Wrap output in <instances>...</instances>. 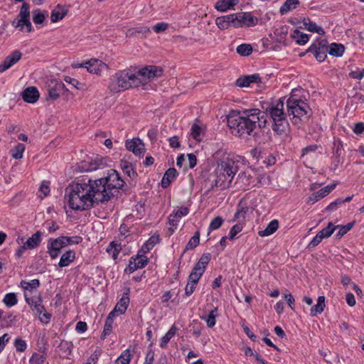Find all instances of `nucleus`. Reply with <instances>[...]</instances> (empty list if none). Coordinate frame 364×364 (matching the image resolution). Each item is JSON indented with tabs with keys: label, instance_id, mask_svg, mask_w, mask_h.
I'll return each instance as SVG.
<instances>
[{
	"label": "nucleus",
	"instance_id": "nucleus-1",
	"mask_svg": "<svg viewBox=\"0 0 364 364\" xmlns=\"http://www.w3.org/2000/svg\"><path fill=\"white\" fill-rule=\"evenodd\" d=\"M161 68L149 65L139 70L125 69L119 70L109 78L108 90L112 94L127 90L131 87H138L162 75Z\"/></svg>",
	"mask_w": 364,
	"mask_h": 364
},
{
	"label": "nucleus",
	"instance_id": "nucleus-2",
	"mask_svg": "<svg viewBox=\"0 0 364 364\" xmlns=\"http://www.w3.org/2000/svg\"><path fill=\"white\" fill-rule=\"evenodd\" d=\"M102 186H99L93 180L78 181L70 184L67 188L68 203L70 208L85 210L93 206L95 203H105L107 198L102 194Z\"/></svg>",
	"mask_w": 364,
	"mask_h": 364
},
{
	"label": "nucleus",
	"instance_id": "nucleus-3",
	"mask_svg": "<svg viewBox=\"0 0 364 364\" xmlns=\"http://www.w3.org/2000/svg\"><path fill=\"white\" fill-rule=\"evenodd\" d=\"M266 124V119L258 109H245L242 114L232 112L228 116V125L232 134L240 137L253 134L257 127L262 129Z\"/></svg>",
	"mask_w": 364,
	"mask_h": 364
},
{
	"label": "nucleus",
	"instance_id": "nucleus-4",
	"mask_svg": "<svg viewBox=\"0 0 364 364\" xmlns=\"http://www.w3.org/2000/svg\"><path fill=\"white\" fill-rule=\"evenodd\" d=\"M216 166L213 171L214 179L211 182V189L229 188L239 170V161L233 155L223 151H218L213 154Z\"/></svg>",
	"mask_w": 364,
	"mask_h": 364
},
{
	"label": "nucleus",
	"instance_id": "nucleus-5",
	"mask_svg": "<svg viewBox=\"0 0 364 364\" xmlns=\"http://www.w3.org/2000/svg\"><path fill=\"white\" fill-rule=\"evenodd\" d=\"M273 122L272 129L277 134L283 136L286 139H290L289 136V125L284 112V102L281 100L272 103L266 109Z\"/></svg>",
	"mask_w": 364,
	"mask_h": 364
},
{
	"label": "nucleus",
	"instance_id": "nucleus-6",
	"mask_svg": "<svg viewBox=\"0 0 364 364\" xmlns=\"http://www.w3.org/2000/svg\"><path fill=\"white\" fill-rule=\"evenodd\" d=\"M287 112L292 116V123L297 124L306 122L311 116V109L304 100L291 96L287 101Z\"/></svg>",
	"mask_w": 364,
	"mask_h": 364
},
{
	"label": "nucleus",
	"instance_id": "nucleus-7",
	"mask_svg": "<svg viewBox=\"0 0 364 364\" xmlns=\"http://www.w3.org/2000/svg\"><path fill=\"white\" fill-rule=\"evenodd\" d=\"M93 181L97 186L99 183L102 186V188L100 190L101 193L105 196V198H107L105 202L109 200L114 196V192L121 188L124 183L119 173L114 169L109 170L106 177Z\"/></svg>",
	"mask_w": 364,
	"mask_h": 364
},
{
	"label": "nucleus",
	"instance_id": "nucleus-8",
	"mask_svg": "<svg viewBox=\"0 0 364 364\" xmlns=\"http://www.w3.org/2000/svg\"><path fill=\"white\" fill-rule=\"evenodd\" d=\"M210 255L204 254L200 257L198 262L194 266L188 277L189 282L187 283L185 288V294L186 296H190L193 293L200 278L204 273L205 268L210 262Z\"/></svg>",
	"mask_w": 364,
	"mask_h": 364
},
{
	"label": "nucleus",
	"instance_id": "nucleus-9",
	"mask_svg": "<svg viewBox=\"0 0 364 364\" xmlns=\"http://www.w3.org/2000/svg\"><path fill=\"white\" fill-rule=\"evenodd\" d=\"M233 27L238 28L251 27L257 24L258 19L250 12H239L232 14Z\"/></svg>",
	"mask_w": 364,
	"mask_h": 364
},
{
	"label": "nucleus",
	"instance_id": "nucleus-10",
	"mask_svg": "<svg viewBox=\"0 0 364 364\" xmlns=\"http://www.w3.org/2000/svg\"><path fill=\"white\" fill-rule=\"evenodd\" d=\"M41 232L40 231L36 232L28 237L26 242L23 237H18L17 242L23 244V249L32 250L38 247L41 242Z\"/></svg>",
	"mask_w": 364,
	"mask_h": 364
},
{
	"label": "nucleus",
	"instance_id": "nucleus-11",
	"mask_svg": "<svg viewBox=\"0 0 364 364\" xmlns=\"http://www.w3.org/2000/svg\"><path fill=\"white\" fill-rule=\"evenodd\" d=\"M75 68H85L90 73L99 75L106 68V64L101 60L92 59L85 64L76 65Z\"/></svg>",
	"mask_w": 364,
	"mask_h": 364
},
{
	"label": "nucleus",
	"instance_id": "nucleus-12",
	"mask_svg": "<svg viewBox=\"0 0 364 364\" xmlns=\"http://www.w3.org/2000/svg\"><path fill=\"white\" fill-rule=\"evenodd\" d=\"M129 289H126L122 298L117 303L114 309L110 312L114 316L121 315L125 313L129 303Z\"/></svg>",
	"mask_w": 364,
	"mask_h": 364
},
{
	"label": "nucleus",
	"instance_id": "nucleus-13",
	"mask_svg": "<svg viewBox=\"0 0 364 364\" xmlns=\"http://www.w3.org/2000/svg\"><path fill=\"white\" fill-rule=\"evenodd\" d=\"M21 56L22 53L19 50H16L12 52L4 59L2 63L0 64V73H4L12 67L21 60Z\"/></svg>",
	"mask_w": 364,
	"mask_h": 364
},
{
	"label": "nucleus",
	"instance_id": "nucleus-14",
	"mask_svg": "<svg viewBox=\"0 0 364 364\" xmlns=\"http://www.w3.org/2000/svg\"><path fill=\"white\" fill-rule=\"evenodd\" d=\"M337 183H332L330 185H328L317 192H315L309 196L308 198L307 203H314L315 202L318 201V200L326 197L328 196L336 186Z\"/></svg>",
	"mask_w": 364,
	"mask_h": 364
},
{
	"label": "nucleus",
	"instance_id": "nucleus-15",
	"mask_svg": "<svg viewBox=\"0 0 364 364\" xmlns=\"http://www.w3.org/2000/svg\"><path fill=\"white\" fill-rule=\"evenodd\" d=\"M104 164L102 160L96 157L90 159L87 161L84 160L80 163V168L82 171H92L103 166Z\"/></svg>",
	"mask_w": 364,
	"mask_h": 364
},
{
	"label": "nucleus",
	"instance_id": "nucleus-16",
	"mask_svg": "<svg viewBox=\"0 0 364 364\" xmlns=\"http://www.w3.org/2000/svg\"><path fill=\"white\" fill-rule=\"evenodd\" d=\"M23 100L28 103H35L39 98L40 94L36 87H28L21 93Z\"/></svg>",
	"mask_w": 364,
	"mask_h": 364
},
{
	"label": "nucleus",
	"instance_id": "nucleus-17",
	"mask_svg": "<svg viewBox=\"0 0 364 364\" xmlns=\"http://www.w3.org/2000/svg\"><path fill=\"white\" fill-rule=\"evenodd\" d=\"M126 148L135 155H141L144 151V145L139 139H134L126 141Z\"/></svg>",
	"mask_w": 364,
	"mask_h": 364
},
{
	"label": "nucleus",
	"instance_id": "nucleus-18",
	"mask_svg": "<svg viewBox=\"0 0 364 364\" xmlns=\"http://www.w3.org/2000/svg\"><path fill=\"white\" fill-rule=\"evenodd\" d=\"M215 23L220 30H226L233 27L232 14L218 17Z\"/></svg>",
	"mask_w": 364,
	"mask_h": 364
},
{
	"label": "nucleus",
	"instance_id": "nucleus-19",
	"mask_svg": "<svg viewBox=\"0 0 364 364\" xmlns=\"http://www.w3.org/2000/svg\"><path fill=\"white\" fill-rule=\"evenodd\" d=\"M178 173L174 168H168L164 173L161 180V186L163 188H167L170 183L175 179Z\"/></svg>",
	"mask_w": 364,
	"mask_h": 364
},
{
	"label": "nucleus",
	"instance_id": "nucleus-20",
	"mask_svg": "<svg viewBox=\"0 0 364 364\" xmlns=\"http://www.w3.org/2000/svg\"><path fill=\"white\" fill-rule=\"evenodd\" d=\"M238 0H218L215 8L220 11L225 12L238 4Z\"/></svg>",
	"mask_w": 364,
	"mask_h": 364
},
{
	"label": "nucleus",
	"instance_id": "nucleus-21",
	"mask_svg": "<svg viewBox=\"0 0 364 364\" xmlns=\"http://www.w3.org/2000/svg\"><path fill=\"white\" fill-rule=\"evenodd\" d=\"M304 28L309 31L317 33L320 35L325 33L324 30L322 27L318 26L316 23L311 21L309 18H304L303 20Z\"/></svg>",
	"mask_w": 364,
	"mask_h": 364
},
{
	"label": "nucleus",
	"instance_id": "nucleus-22",
	"mask_svg": "<svg viewBox=\"0 0 364 364\" xmlns=\"http://www.w3.org/2000/svg\"><path fill=\"white\" fill-rule=\"evenodd\" d=\"M75 259V252L73 250L65 252L60 257L58 265L60 267H68Z\"/></svg>",
	"mask_w": 364,
	"mask_h": 364
},
{
	"label": "nucleus",
	"instance_id": "nucleus-23",
	"mask_svg": "<svg viewBox=\"0 0 364 364\" xmlns=\"http://www.w3.org/2000/svg\"><path fill=\"white\" fill-rule=\"evenodd\" d=\"M310 50L314 51L315 58L319 62H323L325 60L326 58V53L328 51V47L326 46L319 47L314 46L310 48Z\"/></svg>",
	"mask_w": 364,
	"mask_h": 364
},
{
	"label": "nucleus",
	"instance_id": "nucleus-24",
	"mask_svg": "<svg viewBox=\"0 0 364 364\" xmlns=\"http://www.w3.org/2000/svg\"><path fill=\"white\" fill-rule=\"evenodd\" d=\"M325 300L326 298L324 296H318L316 304L313 306L310 310V314L311 316H315L323 311L326 306Z\"/></svg>",
	"mask_w": 364,
	"mask_h": 364
},
{
	"label": "nucleus",
	"instance_id": "nucleus-25",
	"mask_svg": "<svg viewBox=\"0 0 364 364\" xmlns=\"http://www.w3.org/2000/svg\"><path fill=\"white\" fill-rule=\"evenodd\" d=\"M279 228V223L277 220H272L264 230H259L258 234L261 237H267L273 234Z\"/></svg>",
	"mask_w": 364,
	"mask_h": 364
},
{
	"label": "nucleus",
	"instance_id": "nucleus-26",
	"mask_svg": "<svg viewBox=\"0 0 364 364\" xmlns=\"http://www.w3.org/2000/svg\"><path fill=\"white\" fill-rule=\"evenodd\" d=\"M300 2L299 0H286L279 9L281 14H286L288 12L295 9Z\"/></svg>",
	"mask_w": 364,
	"mask_h": 364
},
{
	"label": "nucleus",
	"instance_id": "nucleus-27",
	"mask_svg": "<svg viewBox=\"0 0 364 364\" xmlns=\"http://www.w3.org/2000/svg\"><path fill=\"white\" fill-rule=\"evenodd\" d=\"M159 242V237L158 235L151 236L141 247L140 252L143 254L149 252Z\"/></svg>",
	"mask_w": 364,
	"mask_h": 364
},
{
	"label": "nucleus",
	"instance_id": "nucleus-28",
	"mask_svg": "<svg viewBox=\"0 0 364 364\" xmlns=\"http://www.w3.org/2000/svg\"><path fill=\"white\" fill-rule=\"evenodd\" d=\"M177 327L175 325H173L168 332L161 338L160 342V346L161 348L166 347L169 341L176 335L177 332Z\"/></svg>",
	"mask_w": 364,
	"mask_h": 364
},
{
	"label": "nucleus",
	"instance_id": "nucleus-29",
	"mask_svg": "<svg viewBox=\"0 0 364 364\" xmlns=\"http://www.w3.org/2000/svg\"><path fill=\"white\" fill-rule=\"evenodd\" d=\"M36 314L39 315V318L42 322L48 323L51 317V315L45 311V308L42 304V302L36 306L33 309Z\"/></svg>",
	"mask_w": 364,
	"mask_h": 364
},
{
	"label": "nucleus",
	"instance_id": "nucleus-30",
	"mask_svg": "<svg viewBox=\"0 0 364 364\" xmlns=\"http://www.w3.org/2000/svg\"><path fill=\"white\" fill-rule=\"evenodd\" d=\"M12 24L16 28H18L21 31H23L25 28L27 32H31L32 30L30 18H19L16 23L14 21Z\"/></svg>",
	"mask_w": 364,
	"mask_h": 364
},
{
	"label": "nucleus",
	"instance_id": "nucleus-31",
	"mask_svg": "<svg viewBox=\"0 0 364 364\" xmlns=\"http://www.w3.org/2000/svg\"><path fill=\"white\" fill-rule=\"evenodd\" d=\"M291 36V38L299 45H304L309 41L308 35L297 29L294 30Z\"/></svg>",
	"mask_w": 364,
	"mask_h": 364
},
{
	"label": "nucleus",
	"instance_id": "nucleus-32",
	"mask_svg": "<svg viewBox=\"0 0 364 364\" xmlns=\"http://www.w3.org/2000/svg\"><path fill=\"white\" fill-rule=\"evenodd\" d=\"M248 211V208L245 203L240 201L237 205V211L235 214L234 219L241 221L245 218L246 213Z\"/></svg>",
	"mask_w": 364,
	"mask_h": 364
},
{
	"label": "nucleus",
	"instance_id": "nucleus-33",
	"mask_svg": "<svg viewBox=\"0 0 364 364\" xmlns=\"http://www.w3.org/2000/svg\"><path fill=\"white\" fill-rule=\"evenodd\" d=\"M328 50L331 55L340 57L343 54L345 48L342 44L331 43Z\"/></svg>",
	"mask_w": 364,
	"mask_h": 364
},
{
	"label": "nucleus",
	"instance_id": "nucleus-34",
	"mask_svg": "<svg viewBox=\"0 0 364 364\" xmlns=\"http://www.w3.org/2000/svg\"><path fill=\"white\" fill-rule=\"evenodd\" d=\"M218 308H215L210 311L207 316H202L201 318L205 321L208 327L213 328L216 323V317L218 316Z\"/></svg>",
	"mask_w": 364,
	"mask_h": 364
},
{
	"label": "nucleus",
	"instance_id": "nucleus-35",
	"mask_svg": "<svg viewBox=\"0 0 364 364\" xmlns=\"http://www.w3.org/2000/svg\"><path fill=\"white\" fill-rule=\"evenodd\" d=\"M67 12L63 9L60 6L56 7L51 12L50 20L53 23L58 22V21L62 20Z\"/></svg>",
	"mask_w": 364,
	"mask_h": 364
},
{
	"label": "nucleus",
	"instance_id": "nucleus-36",
	"mask_svg": "<svg viewBox=\"0 0 364 364\" xmlns=\"http://www.w3.org/2000/svg\"><path fill=\"white\" fill-rule=\"evenodd\" d=\"M116 316L113 315L112 314L109 313L108 314V316L105 321L104 330L102 334V338H104L107 335H109L112 330V325L114 322V318Z\"/></svg>",
	"mask_w": 364,
	"mask_h": 364
},
{
	"label": "nucleus",
	"instance_id": "nucleus-37",
	"mask_svg": "<svg viewBox=\"0 0 364 364\" xmlns=\"http://www.w3.org/2000/svg\"><path fill=\"white\" fill-rule=\"evenodd\" d=\"M121 168L124 173L131 178H134L137 176L136 172L134 170L132 165L127 161H122L120 164Z\"/></svg>",
	"mask_w": 364,
	"mask_h": 364
},
{
	"label": "nucleus",
	"instance_id": "nucleus-38",
	"mask_svg": "<svg viewBox=\"0 0 364 364\" xmlns=\"http://www.w3.org/2000/svg\"><path fill=\"white\" fill-rule=\"evenodd\" d=\"M63 236L59 237L56 239H50L48 240V246L51 247V248L54 249V250L60 251V250L65 247V242L63 240Z\"/></svg>",
	"mask_w": 364,
	"mask_h": 364
},
{
	"label": "nucleus",
	"instance_id": "nucleus-39",
	"mask_svg": "<svg viewBox=\"0 0 364 364\" xmlns=\"http://www.w3.org/2000/svg\"><path fill=\"white\" fill-rule=\"evenodd\" d=\"M47 15V11H42L40 9L33 10V21L35 24H41L44 21Z\"/></svg>",
	"mask_w": 364,
	"mask_h": 364
},
{
	"label": "nucleus",
	"instance_id": "nucleus-40",
	"mask_svg": "<svg viewBox=\"0 0 364 364\" xmlns=\"http://www.w3.org/2000/svg\"><path fill=\"white\" fill-rule=\"evenodd\" d=\"M63 85L56 84L53 87L48 90V100H55L60 97V90L63 88Z\"/></svg>",
	"mask_w": 364,
	"mask_h": 364
},
{
	"label": "nucleus",
	"instance_id": "nucleus-41",
	"mask_svg": "<svg viewBox=\"0 0 364 364\" xmlns=\"http://www.w3.org/2000/svg\"><path fill=\"white\" fill-rule=\"evenodd\" d=\"M237 53L242 56H248L252 53V47L250 44L243 43L236 48Z\"/></svg>",
	"mask_w": 364,
	"mask_h": 364
},
{
	"label": "nucleus",
	"instance_id": "nucleus-42",
	"mask_svg": "<svg viewBox=\"0 0 364 364\" xmlns=\"http://www.w3.org/2000/svg\"><path fill=\"white\" fill-rule=\"evenodd\" d=\"M132 358V354L130 349L128 348L123 351L120 357H119L115 361V364H129Z\"/></svg>",
	"mask_w": 364,
	"mask_h": 364
},
{
	"label": "nucleus",
	"instance_id": "nucleus-43",
	"mask_svg": "<svg viewBox=\"0 0 364 364\" xmlns=\"http://www.w3.org/2000/svg\"><path fill=\"white\" fill-rule=\"evenodd\" d=\"M349 76L353 79L361 80L364 77V68L352 66Z\"/></svg>",
	"mask_w": 364,
	"mask_h": 364
},
{
	"label": "nucleus",
	"instance_id": "nucleus-44",
	"mask_svg": "<svg viewBox=\"0 0 364 364\" xmlns=\"http://www.w3.org/2000/svg\"><path fill=\"white\" fill-rule=\"evenodd\" d=\"M353 223H349L346 225H334L335 230L336 229H338V231L336 233V237H338V238L342 237L348 231H350V230L353 228Z\"/></svg>",
	"mask_w": 364,
	"mask_h": 364
},
{
	"label": "nucleus",
	"instance_id": "nucleus-45",
	"mask_svg": "<svg viewBox=\"0 0 364 364\" xmlns=\"http://www.w3.org/2000/svg\"><path fill=\"white\" fill-rule=\"evenodd\" d=\"M25 151V146L23 144H18L12 150L11 156L16 159H20L23 157Z\"/></svg>",
	"mask_w": 364,
	"mask_h": 364
},
{
	"label": "nucleus",
	"instance_id": "nucleus-46",
	"mask_svg": "<svg viewBox=\"0 0 364 364\" xmlns=\"http://www.w3.org/2000/svg\"><path fill=\"white\" fill-rule=\"evenodd\" d=\"M200 242V233L198 231L196 232L194 235L190 239L186 245V250L194 249L198 246Z\"/></svg>",
	"mask_w": 364,
	"mask_h": 364
},
{
	"label": "nucleus",
	"instance_id": "nucleus-47",
	"mask_svg": "<svg viewBox=\"0 0 364 364\" xmlns=\"http://www.w3.org/2000/svg\"><path fill=\"white\" fill-rule=\"evenodd\" d=\"M191 136L194 139L200 141L203 136V132L202 128L197 124H193L191 128Z\"/></svg>",
	"mask_w": 364,
	"mask_h": 364
},
{
	"label": "nucleus",
	"instance_id": "nucleus-48",
	"mask_svg": "<svg viewBox=\"0 0 364 364\" xmlns=\"http://www.w3.org/2000/svg\"><path fill=\"white\" fill-rule=\"evenodd\" d=\"M335 231L334 225L332 223H329L328 226L323 229H322L318 234L323 238L329 237Z\"/></svg>",
	"mask_w": 364,
	"mask_h": 364
},
{
	"label": "nucleus",
	"instance_id": "nucleus-49",
	"mask_svg": "<svg viewBox=\"0 0 364 364\" xmlns=\"http://www.w3.org/2000/svg\"><path fill=\"white\" fill-rule=\"evenodd\" d=\"M3 301L7 306L11 307L17 304L18 299L15 294L9 293L5 295Z\"/></svg>",
	"mask_w": 364,
	"mask_h": 364
},
{
	"label": "nucleus",
	"instance_id": "nucleus-50",
	"mask_svg": "<svg viewBox=\"0 0 364 364\" xmlns=\"http://www.w3.org/2000/svg\"><path fill=\"white\" fill-rule=\"evenodd\" d=\"M223 222H224V220L220 216H218V217H215V218H213L210 223V225L208 228V233L212 230H215L220 228L221 227V225H223Z\"/></svg>",
	"mask_w": 364,
	"mask_h": 364
},
{
	"label": "nucleus",
	"instance_id": "nucleus-51",
	"mask_svg": "<svg viewBox=\"0 0 364 364\" xmlns=\"http://www.w3.org/2000/svg\"><path fill=\"white\" fill-rule=\"evenodd\" d=\"M40 284L38 279H33L30 282H22L21 285L23 288L26 290H31L33 289H36Z\"/></svg>",
	"mask_w": 364,
	"mask_h": 364
},
{
	"label": "nucleus",
	"instance_id": "nucleus-52",
	"mask_svg": "<svg viewBox=\"0 0 364 364\" xmlns=\"http://www.w3.org/2000/svg\"><path fill=\"white\" fill-rule=\"evenodd\" d=\"M72 345L67 342V341H63L59 345V348L60 350H64V353L61 355V356L67 357L68 355H70L71 354V349Z\"/></svg>",
	"mask_w": 364,
	"mask_h": 364
},
{
	"label": "nucleus",
	"instance_id": "nucleus-53",
	"mask_svg": "<svg viewBox=\"0 0 364 364\" xmlns=\"http://www.w3.org/2000/svg\"><path fill=\"white\" fill-rule=\"evenodd\" d=\"M19 18H30L29 6L26 3H23L21 6L19 14Z\"/></svg>",
	"mask_w": 364,
	"mask_h": 364
},
{
	"label": "nucleus",
	"instance_id": "nucleus-54",
	"mask_svg": "<svg viewBox=\"0 0 364 364\" xmlns=\"http://www.w3.org/2000/svg\"><path fill=\"white\" fill-rule=\"evenodd\" d=\"M133 259L136 262L137 267H139V269L144 267L148 262V258L142 255H138L135 258Z\"/></svg>",
	"mask_w": 364,
	"mask_h": 364
},
{
	"label": "nucleus",
	"instance_id": "nucleus-55",
	"mask_svg": "<svg viewBox=\"0 0 364 364\" xmlns=\"http://www.w3.org/2000/svg\"><path fill=\"white\" fill-rule=\"evenodd\" d=\"M317 144H311L302 149L301 150V156L304 157L306 155H309L311 153H315L318 149Z\"/></svg>",
	"mask_w": 364,
	"mask_h": 364
},
{
	"label": "nucleus",
	"instance_id": "nucleus-56",
	"mask_svg": "<svg viewBox=\"0 0 364 364\" xmlns=\"http://www.w3.org/2000/svg\"><path fill=\"white\" fill-rule=\"evenodd\" d=\"M63 240L65 241V245L67 246L69 244H79L82 242V238L80 236H75V237L63 236Z\"/></svg>",
	"mask_w": 364,
	"mask_h": 364
},
{
	"label": "nucleus",
	"instance_id": "nucleus-57",
	"mask_svg": "<svg viewBox=\"0 0 364 364\" xmlns=\"http://www.w3.org/2000/svg\"><path fill=\"white\" fill-rule=\"evenodd\" d=\"M45 357L42 355L34 353L30 359L31 364H43L45 362Z\"/></svg>",
	"mask_w": 364,
	"mask_h": 364
},
{
	"label": "nucleus",
	"instance_id": "nucleus-58",
	"mask_svg": "<svg viewBox=\"0 0 364 364\" xmlns=\"http://www.w3.org/2000/svg\"><path fill=\"white\" fill-rule=\"evenodd\" d=\"M26 302L31 306L32 309L36 307V306L41 304V299L39 297L28 298L27 295H25Z\"/></svg>",
	"mask_w": 364,
	"mask_h": 364
},
{
	"label": "nucleus",
	"instance_id": "nucleus-59",
	"mask_svg": "<svg viewBox=\"0 0 364 364\" xmlns=\"http://www.w3.org/2000/svg\"><path fill=\"white\" fill-rule=\"evenodd\" d=\"M242 230V227L240 224H236L233 225L229 233V239L232 240L235 237V235L241 232Z\"/></svg>",
	"mask_w": 364,
	"mask_h": 364
},
{
	"label": "nucleus",
	"instance_id": "nucleus-60",
	"mask_svg": "<svg viewBox=\"0 0 364 364\" xmlns=\"http://www.w3.org/2000/svg\"><path fill=\"white\" fill-rule=\"evenodd\" d=\"M343 204L342 198H337L332 203H331L326 208V210L328 211H334L337 209V208Z\"/></svg>",
	"mask_w": 364,
	"mask_h": 364
},
{
	"label": "nucleus",
	"instance_id": "nucleus-61",
	"mask_svg": "<svg viewBox=\"0 0 364 364\" xmlns=\"http://www.w3.org/2000/svg\"><path fill=\"white\" fill-rule=\"evenodd\" d=\"M14 346H15L16 350L19 352H23L26 348V343L25 341H23L21 338L16 339Z\"/></svg>",
	"mask_w": 364,
	"mask_h": 364
},
{
	"label": "nucleus",
	"instance_id": "nucleus-62",
	"mask_svg": "<svg viewBox=\"0 0 364 364\" xmlns=\"http://www.w3.org/2000/svg\"><path fill=\"white\" fill-rule=\"evenodd\" d=\"M39 191L43 194V197L47 196L50 193L49 183L47 181H43L40 188Z\"/></svg>",
	"mask_w": 364,
	"mask_h": 364
},
{
	"label": "nucleus",
	"instance_id": "nucleus-63",
	"mask_svg": "<svg viewBox=\"0 0 364 364\" xmlns=\"http://www.w3.org/2000/svg\"><path fill=\"white\" fill-rule=\"evenodd\" d=\"M179 218H176L175 214H171L168 217V222L170 225L171 226V231L173 232L175 229H176L178 226Z\"/></svg>",
	"mask_w": 364,
	"mask_h": 364
},
{
	"label": "nucleus",
	"instance_id": "nucleus-64",
	"mask_svg": "<svg viewBox=\"0 0 364 364\" xmlns=\"http://www.w3.org/2000/svg\"><path fill=\"white\" fill-rule=\"evenodd\" d=\"M168 28V25L166 23L161 22L156 23L154 27V31L156 33H161L163 31H165Z\"/></svg>",
	"mask_w": 364,
	"mask_h": 364
}]
</instances>
